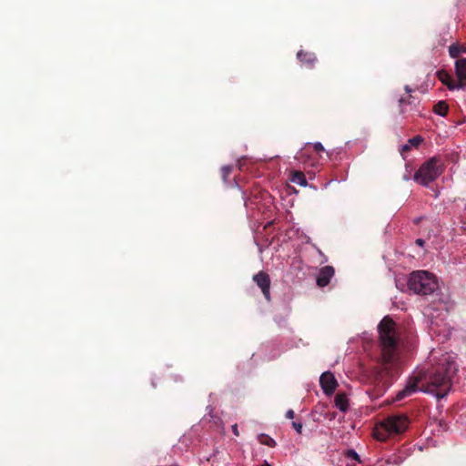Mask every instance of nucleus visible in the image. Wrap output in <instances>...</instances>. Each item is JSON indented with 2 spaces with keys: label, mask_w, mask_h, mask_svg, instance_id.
I'll use <instances>...</instances> for the list:
<instances>
[{
  "label": "nucleus",
  "mask_w": 466,
  "mask_h": 466,
  "mask_svg": "<svg viewBox=\"0 0 466 466\" xmlns=\"http://www.w3.org/2000/svg\"><path fill=\"white\" fill-rule=\"evenodd\" d=\"M346 455L349 459L360 462V455L354 450H348Z\"/></svg>",
  "instance_id": "nucleus-20"
},
{
  "label": "nucleus",
  "mask_w": 466,
  "mask_h": 466,
  "mask_svg": "<svg viewBox=\"0 0 466 466\" xmlns=\"http://www.w3.org/2000/svg\"><path fill=\"white\" fill-rule=\"evenodd\" d=\"M334 273V268L331 266L321 268L317 277V285L319 287H326L333 278Z\"/></svg>",
  "instance_id": "nucleus-9"
},
{
  "label": "nucleus",
  "mask_w": 466,
  "mask_h": 466,
  "mask_svg": "<svg viewBox=\"0 0 466 466\" xmlns=\"http://www.w3.org/2000/svg\"><path fill=\"white\" fill-rule=\"evenodd\" d=\"M461 54H466V45L454 43L449 46V55L451 58H461Z\"/></svg>",
  "instance_id": "nucleus-13"
},
{
  "label": "nucleus",
  "mask_w": 466,
  "mask_h": 466,
  "mask_svg": "<svg viewBox=\"0 0 466 466\" xmlns=\"http://www.w3.org/2000/svg\"><path fill=\"white\" fill-rule=\"evenodd\" d=\"M409 423L410 420L405 414L390 415L375 426L373 436L379 441H385L390 435L405 431Z\"/></svg>",
  "instance_id": "nucleus-3"
},
{
  "label": "nucleus",
  "mask_w": 466,
  "mask_h": 466,
  "mask_svg": "<svg viewBox=\"0 0 466 466\" xmlns=\"http://www.w3.org/2000/svg\"><path fill=\"white\" fill-rule=\"evenodd\" d=\"M448 110H449V106L448 104L441 100V101H439L437 104H435L433 106V112L436 114V115H439L441 116H446L447 114H448Z\"/></svg>",
  "instance_id": "nucleus-17"
},
{
  "label": "nucleus",
  "mask_w": 466,
  "mask_h": 466,
  "mask_svg": "<svg viewBox=\"0 0 466 466\" xmlns=\"http://www.w3.org/2000/svg\"><path fill=\"white\" fill-rule=\"evenodd\" d=\"M405 89H406V91H407L408 93H410V92L411 91L408 86L405 87Z\"/></svg>",
  "instance_id": "nucleus-27"
},
{
  "label": "nucleus",
  "mask_w": 466,
  "mask_h": 466,
  "mask_svg": "<svg viewBox=\"0 0 466 466\" xmlns=\"http://www.w3.org/2000/svg\"><path fill=\"white\" fill-rule=\"evenodd\" d=\"M314 149L317 151V152H323L324 151V147L323 145L320 143V142H315L312 144Z\"/></svg>",
  "instance_id": "nucleus-22"
},
{
  "label": "nucleus",
  "mask_w": 466,
  "mask_h": 466,
  "mask_svg": "<svg viewBox=\"0 0 466 466\" xmlns=\"http://www.w3.org/2000/svg\"><path fill=\"white\" fill-rule=\"evenodd\" d=\"M335 405L342 412H345L349 409V400L343 393H339L335 397Z\"/></svg>",
  "instance_id": "nucleus-14"
},
{
  "label": "nucleus",
  "mask_w": 466,
  "mask_h": 466,
  "mask_svg": "<svg viewBox=\"0 0 466 466\" xmlns=\"http://www.w3.org/2000/svg\"><path fill=\"white\" fill-rule=\"evenodd\" d=\"M408 287L416 294L429 295L438 289V283L431 274L419 270L410 275Z\"/></svg>",
  "instance_id": "nucleus-5"
},
{
  "label": "nucleus",
  "mask_w": 466,
  "mask_h": 466,
  "mask_svg": "<svg viewBox=\"0 0 466 466\" xmlns=\"http://www.w3.org/2000/svg\"><path fill=\"white\" fill-rule=\"evenodd\" d=\"M297 57L302 65L309 68H312L317 62V56L312 52L299 50L297 54Z\"/></svg>",
  "instance_id": "nucleus-11"
},
{
  "label": "nucleus",
  "mask_w": 466,
  "mask_h": 466,
  "mask_svg": "<svg viewBox=\"0 0 466 466\" xmlns=\"http://www.w3.org/2000/svg\"><path fill=\"white\" fill-rule=\"evenodd\" d=\"M292 427L297 431V433L300 434L302 432V423L298 422V421H293Z\"/></svg>",
  "instance_id": "nucleus-21"
},
{
  "label": "nucleus",
  "mask_w": 466,
  "mask_h": 466,
  "mask_svg": "<svg viewBox=\"0 0 466 466\" xmlns=\"http://www.w3.org/2000/svg\"><path fill=\"white\" fill-rule=\"evenodd\" d=\"M416 243H417L419 246L422 247V246L424 245V240H423V239H421V238H418V239H416Z\"/></svg>",
  "instance_id": "nucleus-25"
},
{
  "label": "nucleus",
  "mask_w": 466,
  "mask_h": 466,
  "mask_svg": "<svg viewBox=\"0 0 466 466\" xmlns=\"http://www.w3.org/2000/svg\"><path fill=\"white\" fill-rule=\"evenodd\" d=\"M399 103L400 107V114H410L413 116L415 112H418L417 106L410 100L407 101L404 98H400Z\"/></svg>",
  "instance_id": "nucleus-12"
},
{
  "label": "nucleus",
  "mask_w": 466,
  "mask_h": 466,
  "mask_svg": "<svg viewBox=\"0 0 466 466\" xmlns=\"http://www.w3.org/2000/svg\"><path fill=\"white\" fill-rule=\"evenodd\" d=\"M444 164L437 157H432L424 162L413 176L418 184L428 187L444 172Z\"/></svg>",
  "instance_id": "nucleus-4"
},
{
  "label": "nucleus",
  "mask_w": 466,
  "mask_h": 466,
  "mask_svg": "<svg viewBox=\"0 0 466 466\" xmlns=\"http://www.w3.org/2000/svg\"><path fill=\"white\" fill-rule=\"evenodd\" d=\"M258 440L259 442L263 445L268 446V447H275L277 445V442L274 439H272L270 436L260 433L258 435Z\"/></svg>",
  "instance_id": "nucleus-18"
},
{
  "label": "nucleus",
  "mask_w": 466,
  "mask_h": 466,
  "mask_svg": "<svg viewBox=\"0 0 466 466\" xmlns=\"http://www.w3.org/2000/svg\"><path fill=\"white\" fill-rule=\"evenodd\" d=\"M455 74L459 79L462 89L466 88V58H458L454 63Z\"/></svg>",
  "instance_id": "nucleus-10"
},
{
  "label": "nucleus",
  "mask_w": 466,
  "mask_h": 466,
  "mask_svg": "<svg viewBox=\"0 0 466 466\" xmlns=\"http://www.w3.org/2000/svg\"><path fill=\"white\" fill-rule=\"evenodd\" d=\"M232 431H233V433L238 436V425L237 424H234L232 426Z\"/></svg>",
  "instance_id": "nucleus-24"
},
{
  "label": "nucleus",
  "mask_w": 466,
  "mask_h": 466,
  "mask_svg": "<svg viewBox=\"0 0 466 466\" xmlns=\"http://www.w3.org/2000/svg\"><path fill=\"white\" fill-rule=\"evenodd\" d=\"M378 328L383 363H393L397 360L396 324L390 317H384Z\"/></svg>",
  "instance_id": "nucleus-2"
},
{
  "label": "nucleus",
  "mask_w": 466,
  "mask_h": 466,
  "mask_svg": "<svg viewBox=\"0 0 466 466\" xmlns=\"http://www.w3.org/2000/svg\"><path fill=\"white\" fill-rule=\"evenodd\" d=\"M437 76L439 80L450 90L462 89V86L461 85L459 79L455 80L447 71H438Z\"/></svg>",
  "instance_id": "nucleus-8"
},
{
  "label": "nucleus",
  "mask_w": 466,
  "mask_h": 466,
  "mask_svg": "<svg viewBox=\"0 0 466 466\" xmlns=\"http://www.w3.org/2000/svg\"><path fill=\"white\" fill-rule=\"evenodd\" d=\"M457 371L458 366L454 357L450 353L442 354L426 374L414 373L408 380L405 388L396 394V400H400L417 391L431 393L436 398L442 399L448 395Z\"/></svg>",
  "instance_id": "nucleus-1"
},
{
  "label": "nucleus",
  "mask_w": 466,
  "mask_h": 466,
  "mask_svg": "<svg viewBox=\"0 0 466 466\" xmlns=\"http://www.w3.org/2000/svg\"><path fill=\"white\" fill-rule=\"evenodd\" d=\"M260 466H271L267 461H264Z\"/></svg>",
  "instance_id": "nucleus-26"
},
{
  "label": "nucleus",
  "mask_w": 466,
  "mask_h": 466,
  "mask_svg": "<svg viewBox=\"0 0 466 466\" xmlns=\"http://www.w3.org/2000/svg\"><path fill=\"white\" fill-rule=\"evenodd\" d=\"M294 411L292 410H289L287 412H286V417L288 419H293L294 418Z\"/></svg>",
  "instance_id": "nucleus-23"
},
{
  "label": "nucleus",
  "mask_w": 466,
  "mask_h": 466,
  "mask_svg": "<svg viewBox=\"0 0 466 466\" xmlns=\"http://www.w3.org/2000/svg\"><path fill=\"white\" fill-rule=\"evenodd\" d=\"M422 142V138L420 136L410 138L406 144L402 145L400 147V154L403 155L405 152L409 151L412 147H417Z\"/></svg>",
  "instance_id": "nucleus-16"
},
{
  "label": "nucleus",
  "mask_w": 466,
  "mask_h": 466,
  "mask_svg": "<svg viewBox=\"0 0 466 466\" xmlns=\"http://www.w3.org/2000/svg\"><path fill=\"white\" fill-rule=\"evenodd\" d=\"M232 167L231 166H223L221 167V175L224 181H226L228 176L231 174Z\"/></svg>",
  "instance_id": "nucleus-19"
},
{
  "label": "nucleus",
  "mask_w": 466,
  "mask_h": 466,
  "mask_svg": "<svg viewBox=\"0 0 466 466\" xmlns=\"http://www.w3.org/2000/svg\"><path fill=\"white\" fill-rule=\"evenodd\" d=\"M319 383L323 392L326 395L333 394L338 386V382L337 380L335 379V376L333 375V373L329 371H325L321 374L319 378Z\"/></svg>",
  "instance_id": "nucleus-6"
},
{
  "label": "nucleus",
  "mask_w": 466,
  "mask_h": 466,
  "mask_svg": "<svg viewBox=\"0 0 466 466\" xmlns=\"http://www.w3.org/2000/svg\"><path fill=\"white\" fill-rule=\"evenodd\" d=\"M253 280L260 288L265 299L270 300V279L268 273L259 271L253 277Z\"/></svg>",
  "instance_id": "nucleus-7"
},
{
  "label": "nucleus",
  "mask_w": 466,
  "mask_h": 466,
  "mask_svg": "<svg viewBox=\"0 0 466 466\" xmlns=\"http://www.w3.org/2000/svg\"><path fill=\"white\" fill-rule=\"evenodd\" d=\"M290 181L295 183L300 187H307L308 181L303 172L301 171H292L290 174Z\"/></svg>",
  "instance_id": "nucleus-15"
}]
</instances>
